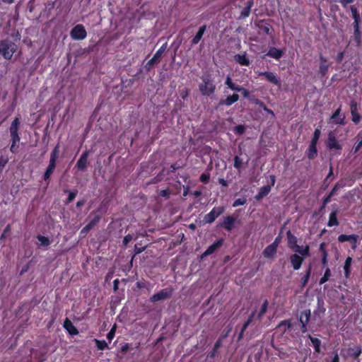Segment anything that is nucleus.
Wrapping results in <instances>:
<instances>
[{"label":"nucleus","instance_id":"8","mask_svg":"<svg viewBox=\"0 0 362 362\" xmlns=\"http://www.w3.org/2000/svg\"><path fill=\"white\" fill-rule=\"evenodd\" d=\"M166 48L167 43L165 42L156 52L153 57L149 61L147 62V63L145 65V69L146 71H150L153 66L160 60V58L161 57L162 54L165 52Z\"/></svg>","mask_w":362,"mask_h":362},{"label":"nucleus","instance_id":"63","mask_svg":"<svg viewBox=\"0 0 362 362\" xmlns=\"http://www.w3.org/2000/svg\"><path fill=\"white\" fill-rule=\"evenodd\" d=\"M360 23H361V19L354 20V23H353L354 31H359L360 30Z\"/></svg>","mask_w":362,"mask_h":362},{"label":"nucleus","instance_id":"23","mask_svg":"<svg viewBox=\"0 0 362 362\" xmlns=\"http://www.w3.org/2000/svg\"><path fill=\"white\" fill-rule=\"evenodd\" d=\"M63 327L71 335H76L78 334L77 328L68 318H66L65 320L64 321Z\"/></svg>","mask_w":362,"mask_h":362},{"label":"nucleus","instance_id":"41","mask_svg":"<svg viewBox=\"0 0 362 362\" xmlns=\"http://www.w3.org/2000/svg\"><path fill=\"white\" fill-rule=\"evenodd\" d=\"M321 135V130L320 128H316L314 131L313 136L312 137V139L310 141L311 144L317 145L319 139Z\"/></svg>","mask_w":362,"mask_h":362},{"label":"nucleus","instance_id":"13","mask_svg":"<svg viewBox=\"0 0 362 362\" xmlns=\"http://www.w3.org/2000/svg\"><path fill=\"white\" fill-rule=\"evenodd\" d=\"M350 110L352 122L356 124H358L361 121V115L358 111L357 103L354 100L350 103Z\"/></svg>","mask_w":362,"mask_h":362},{"label":"nucleus","instance_id":"10","mask_svg":"<svg viewBox=\"0 0 362 362\" xmlns=\"http://www.w3.org/2000/svg\"><path fill=\"white\" fill-rule=\"evenodd\" d=\"M255 25L259 29L262 33L268 35L271 37L273 36L274 29L272 26L268 23L267 20H259L255 22Z\"/></svg>","mask_w":362,"mask_h":362},{"label":"nucleus","instance_id":"7","mask_svg":"<svg viewBox=\"0 0 362 362\" xmlns=\"http://www.w3.org/2000/svg\"><path fill=\"white\" fill-rule=\"evenodd\" d=\"M70 35L75 40H82L86 37L87 32L82 24H78L71 29Z\"/></svg>","mask_w":362,"mask_h":362},{"label":"nucleus","instance_id":"38","mask_svg":"<svg viewBox=\"0 0 362 362\" xmlns=\"http://www.w3.org/2000/svg\"><path fill=\"white\" fill-rule=\"evenodd\" d=\"M222 341L219 339H217V341L215 342L214 347L211 352L209 354V357L214 358L217 354V351L218 349L221 346Z\"/></svg>","mask_w":362,"mask_h":362},{"label":"nucleus","instance_id":"59","mask_svg":"<svg viewBox=\"0 0 362 362\" xmlns=\"http://www.w3.org/2000/svg\"><path fill=\"white\" fill-rule=\"evenodd\" d=\"M361 147H362V137L360 139L359 141H358L356 142V144L354 146V148H353L354 153H357L361 149Z\"/></svg>","mask_w":362,"mask_h":362},{"label":"nucleus","instance_id":"19","mask_svg":"<svg viewBox=\"0 0 362 362\" xmlns=\"http://www.w3.org/2000/svg\"><path fill=\"white\" fill-rule=\"evenodd\" d=\"M284 51V49H277L274 47H272L269 48L266 55L275 59L276 60H279L282 57Z\"/></svg>","mask_w":362,"mask_h":362},{"label":"nucleus","instance_id":"20","mask_svg":"<svg viewBox=\"0 0 362 362\" xmlns=\"http://www.w3.org/2000/svg\"><path fill=\"white\" fill-rule=\"evenodd\" d=\"M206 30V25H203L199 27V30H197L195 35L192 37L191 40V46H194L197 45L202 38L203 37V35Z\"/></svg>","mask_w":362,"mask_h":362},{"label":"nucleus","instance_id":"45","mask_svg":"<svg viewBox=\"0 0 362 362\" xmlns=\"http://www.w3.org/2000/svg\"><path fill=\"white\" fill-rule=\"evenodd\" d=\"M345 186V184L343 182H337L334 186L333 187L331 192L329 193L332 197L334 196L337 194V192L344 187Z\"/></svg>","mask_w":362,"mask_h":362},{"label":"nucleus","instance_id":"58","mask_svg":"<svg viewBox=\"0 0 362 362\" xmlns=\"http://www.w3.org/2000/svg\"><path fill=\"white\" fill-rule=\"evenodd\" d=\"M146 247H139L138 244L134 245V255H139L143 252L146 250Z\"/></svg>","mask_w":362,"mask_h":362},{"label":"nucleus","instance_id":"6","mask_svg":"<svg viewBox=\"0 0 362 362\" xmlns=\"http://www.w3.org/2000/svg\"><path fill=\"white\" fill-rule=\"evenodd\" d=\"M173 288H166L164 289H162L159 292L153 294L150 298V301L152 303H156L160 300H163L165 299L170 298L173 293Z\"/></svg>","mask_w":362,"mask_h":362},{"label":"nucleus","instance_id":"25","mask_svg":"<svg viewBox=\"0 0 362 362\" xmlns=\"http://www.w3.org/2000/svg\"><path fill=\"white\" fill-rule=\"evenodd\" d=\"M339 213L338 209L333 210L329 216V220L327 222V226L333 227L338 226L339 225V220L337 218V214Z\"/></svg>","mask_w":362,"mask_h":362},{"label":"nucleus","instance_id":"39","mask_svg":"<svg viewBox=\"0 0 362 362\" xmlns=\"http://www.w3.org/2000/svg\"><path fill=\"white\" fill-rule=\"evenodd\" d=\"M268 308V301L267 300H265L263 304L262 305V307L260 308V310L259 311L257 318L258 320H261L263 315L267 313Z\"/></svg>","mask_w":362,"mask_h":362},{"label":"nucleus","instance_id":"15","mask_svg":"<svg viewBox=\"0 0 362 362\" xmlns=\"http://www.w3.org/2000/svg\"><path fill=\"white\" fill-rule=\"evenodd\" d=\"M319 59L320 61L319 66V72L321 78L325 77L327 75L329 64H327V59L322 54H320Z\"/></svg>","mask_w":362,"mask_h":362},{"label":"nucleus","instance_id":"51","mask_svg":"<svg viewBox=\"0 0 362 362\" xmlns=\"http://www.w3.org/2000/svg\"><path fill=\"white\" fill-rule=\"evenodd\" d=\"M100 215H95L88 223V225L92 229L94 226H95L100 221Z\"/></svg>","mask_w":362,"mask_h":362},{"label":"nucleus","instance_id":"55","mask_svg":"<svg viewBox=\"0 0 362 362\" xmlns=\"http://www.w3.org/2000/svg\"><path fill=\"white\" fill-rule=\"evenodd\" d=\"M8 161V158H6L3 156L0 157V174L2 173L4 168L5 167Z\"/></svg>","mask_w":362,"mask_h":362},{"label":"nucleus","instance_id":"49","mask_svg":"<svg viewBox=\"0 0 362 362\" xmlns=\"http://www.w3.org/2000/svg\"><path fill=\"white\" fill-rule=\"evenodd\" d=\"M350 10L351 12L352 18L354 20H359L361 19V16L359 12L355 5H351L350 6Z\"/></svg>","mask_w":362,"mask_h":362},{"label":"nucleus","instance_id":"3","mask_svg":"<svg viewBox=\"0 0 362 362\" xmlns=\"http://www.w3.org/2000/svg\"><path fill=\"white\" fill-rule=\"evenodd\" d=\"M59 144H57L54 146V148H53V150L50 154L49 165L43 175V180L45 182H47V185L49 183L50 177L56 168L57 160L59 158Z\"/></svg>","mask_w":362,"mask_h":362},{"label":"nucleus","instance_id":"12","mask_svg":"<svg viewBox=\"0 0 362 362\" xmlns=\"http://www.w3.org/2000/svg\"><path fill=\"white\" fill-rule=\"evenodd\" d=\"M259 76H264L267 81L269 83L276 85L279 86L280 85V80L278 77L277 74L274 72L270 71H260L258 73Z\"/></svg>","mask_w":362,"mask_h":362},{"label":"nucleus","instance_id":"1","mask_svg":"<svg viewBox=\"0 0 362 362\" xmlns=\"http://www.w3.org/2000/svg\"><path fill=\"white\" fill-rule=\"evenodd\" d=\"M20 125V119L16 117L11 122L9 127V133L11 136V145L10 151L13 153H16L18 148V143L21 140V137L18 134V127Z\"/></svg>","mask_w":362,"mask_h":362},{"label":"nucleus","instance_id":"60","mask_svg":"<svg viewBox=\"0 0 362 362\" xmlns=\"http://www.w3.org/2000/svg\"><path fill=\"white\" fill-rule=\"evenodd\" d=\"M133 237L132 235L130 234H128L127 235H125L123 238V241H122V243L124 246H127V244L132 241Z\"/></svg>","mask_w":362,"mask_h":362},{"label":"nucleus","instance_id":"44","mask_svg":"<svg viewBox=\"0 0 362 362\" xmlns=\"http://www.w3.org/2000/svg\"><path fill=\"white\" fill-rule=\"evenodd\" d=\"M243 165V160L239 156H235L234 157V163L233 166L237 170H240Z\"/></svg>","mask_w":362,"mask_h":362},{"label":"nucleus","instance_id":"17","mask_svg":"<svg viewBox=\"0 0 362 362\" xmlns=\"http://www.w3.org/2000/svg\"><path fill=\"white\" fill-rule=\"evenodd\" d=\"M239 100V95L233 93L230 95L227 96L225 99L220 100L218 103L219 106H227L229 107L236 103Z\"/></svg>","mask_w":362,"mask_h":362},{"label":"nucleus","instance_id":"5","mask_svg":"<svg viewBox=\"0 0 362 362\" xmlns=\"http://www.w3.org/2000/svg\"><path fill=\"white\" fill-rule=\"evenodd\" d=\"M225 211L224 206L214 207L209 213L206 214L204 217V222L205 223H212L219 216Z\"/></svg>","mask_w":362,"mask_h":362},{"label":"nucleus","instance_id":"29","mask_svg":"<svg viewBox=\"0 0 362 362\" xmlns=\"http://www.w3.org/2000/svg\"><path fill=\"white\" fill-rule=\"evenodd\" d=\"M308 337L312 343V345L315 350V353L320 354L321 352V340L319 339L318 338L313 337L310 334H308Z\"/></svg>","mask_w":362,"mask_h":362},{"label":"nucleus","instance_id":"35","mask_svg":"<svg viewBox=\"0 0 362 362\" xmlns=\"http://www.w3.org/2000/svg\"><path fill=\"white\" fill-rule=\"evenodd\" d=\"M352 262V258L351 257H348L344 262V271L346 277H349L351 273V264Z\"/></svg>","mask_w":362,"mask_h":362},{"label":"nucleus","instance_id":"36","mask_svg":"<svg viewBox=\"0 0 362 362\" xmlns=\"http://www.w3.org/2000/svg\"><path fill=\"white\" fill-rule=\"evenodd\" d=\"M311 272H312V267H311V264H309V266L305 272V275L301 279L300 282H301V285L303 287L305 286V285L308 284V282L310 279V277Z\"/></svg>","mask_w":362,"mask_h":362},{"label":"nucleus","instance_id":"31","mask_svg":"<svg viewBox=\"0 0 362 362\" xmlns=\"http://www.w3.org/2000/svg\"><path fill=\"white\" fill-rule=\"evenodd\" d=\"M287 240H288V246L292 249L293 250L296 248L297 244V238L293 235L291 230H288L286 233Z\"/></svg>","mask_w":362,"mask_h":362},{"label":"nucleus","instance_id":"32","mask_svg":"<svg viewBox=\"0 0 362 362\" xmlns=\"http://www.w3.org/2000/svg\"><path fill=\"white\" fill-rule=\"evenodd\" d=\"M293 251L301 255V257H303V258L309 257L310 255V246L308 245H306L304 247L296 245V248H295Z\"/></svg>","mask_w":362,"mask_h":362},{"label":"nucleus","instance_id":"21","mask_svg":"<svg viewBox=\"0 0 362 362\" xmlns=\"http://www.w3.org/2000/svg\"><path fill=\"white\" fill-rule=\"evenodd\" d=\"M341 107H339L331 116L332 122L335 124L344 125L345 116L340 117Z\"/></svg>","mask_w":362,"mask_h":362},{"label":"nucleus","instance_id":"24","mask_svg":"<svg viewBox=\"0 0 362 362\" xmlns=\"http://www.w3.org/2000/svg\"><path fill=\"white\" fill-rule=\"evenodd\" d=\"M254 5V0H247L245 8L240 13V16H239V19H243L247 18L251 12V8Z\"/></svg>","mask_w":362,"mask_h":362},{"label":"nucleus","instance_id":"52","mask_svg":"<svg viewBox=\"0 0 362 362\" xmlns=\"http://www.w3.org/2000/svg\"><path fill=\"white\" fill-rule=\"evenodd\" d=\"M232 330V327L231 325H228L226 330H224V332H223V334L219 337V338L218 339L221 340L222 342L223 341L228 337V334H230V332H231Z\"/></svg>","mask_w":362,"mask_h":362},{"label":"nucleus","instance_id":"11","mask_svg":"<svg viewBox=\"0 0 362 362\" xmlns=\"http://www.w3.org/2000/svg\"><path fill=\"white\" fill-rule=\"evenodd\" d=\"M326 146L329 150L336 149L341 151L342 149L341 145L338 142L336 136L332 132H330L328 135Z\"/></svg>","mask_w":362,"mask_h":362},{"label":"nucleus","instance_id":"2","mask_svg":"<svg viewBox=\"0 0 362 362\" xmlns=\"http://www.w3.org/2000/svg\"><path fill=\"white\" fill-rule=\"evenodd\" d=\"M202 83L199 85V90L202 95L209 96L214 93L216 85L211 74H204L202 77Z\"/></svg>","mask_w":362,"mask_h":362},{"label":"nucleus","instance_id":"53","mask_svg":"<svg viewBox=\"0 0 362 362\" xmlns=\"http://www.w3.org/2000/svg\"><path fill=\"white\" fill-rule=\"evenodd\" d=\"M246 202H247V199L245 198H239L234 201V202L233 203V206L237 207L238 206H243V205L245 204Z\"/></svg>","mask_w":362,"mask_h":362},{"label":"nucleus","instance_id":"46","mask_svg":"<svg viewBox=\"0 0 362 362\" xmlns=\"http://www.w3.org/2000/svg\"><path fill=\"white\" fill-rule=\"evenodd\" d=\"M326 246L327 245L325 242H322L320 244L319 251L321 253L322 258H328V252L327 251Z\"/></svg>","mask_w":362,"mask_h":362},{"label":"nucleus","instance_id":"54","mask_svg":"<svg viewBox=\"0 0 362 362\" xmlns=\"http://www.w3.org/2000/svg\"><path fill=\"white\" fill-rule=\"evenodd\" d=\"M210 180V175L209 173H202L199 177V180L202 183L207 184L209 182Z\"/></svg>","mask_w":362,"mask_h":362},{"label":"nucleus","instance_id":"9","mask_svg":"<svg viewBox=\"0 0 362 362\" xmlns=\"http://www.w3.org/2000/svg\"><path fill=\"white\" fill-rule=\"evenodd\" d=\"M337 240L339 243L348 241L350 243L351 248L356 250L358 244L359 236L356 234H341L338 236Z\"/></svg>","mask_w":362,"mask_h":362},{"label":"nucleus","instance_id":"28","mask_svg":"<svg viewBox=\"0 0 362 362\" xmlns=\"http://www.w3.org/2000/svg\"><path fill=\"white\" fill-rule=\"evenodd\" d=\"M277 248L275 247V246H273L272 245H269L265 247V249L263 250V255L266 258H274L275 255L276 254Z\"/></svg>","mask_w":362,"mask_h":362},{"label":"nucleus","instance_id":"40","mask_svg":"<svg viewBox=\"0 0 362 362\" xmlns=\"http://www.w3.org/2000/svg\"><path fill=\"white\" fill-rule=\"evenodd\" d=\"M331 275H332V274H331L330 269L327 267L323 276L320 278V279L319 281V284L320 285H322V284L326 283L329 279Z\"/></svg>","mask_w":362,"mask_h":362},{"label":"nucleus","instance_id":"27","mask_svg":"<svg viewBox=\"0 0 362 362\" xmlns=\"http://www.w3.org/2000/svg\"><path fill=\"white\" fill-rule=\"evenodd\" d=\"M234 59L235 62L241 66H248L250 64V59L247 57L246 53L243 54H235Z\"/></svg>","mask_w":362,"mask_h":362},{"label":"nucleus","instance_id":"30","mask_svg":"<svg viewBox=\"0 0 362 362\" xmlns=\"http://www.w3.org/2000/svg\"><path fill=\"white\" fill-rule=\"evenodd\" d=\"M311 312L309 309L303 310L300 312L298 317L300 323H308L310 319Z\"/></svg>","mask_w":362,"mask_h":362},{"label":"nucleus","instance_id":"62","mask_svg":"<svg viewBox=\"0 0 362 362\" xmlns=\"http://www.w3.org/2000/svg\"><path fill=\"white\" fill-rule=\"evenodd\" d=\"M354 1L355 0H339V2L343 8H346L349 4H352Z\"/></svg>","mask_w":362,"mask_h":362},{"label":"nucleus","instance_id":"16","mask_svg":"<svg viewBox=\"0 0 362 362\" xmlns=\"http://www.w3.org/2000/svg\"><path fill=\"white\" fill-rule=\"evenodd\" d=\"M88 155H89L88 151H85L81 155L79 159L78 160V161L76 164V167L78 168V170L83 171L86 169L87 165H88Z\"/></svg>","mask_w":362,"mask_h":362},{"label":"nucleus","instance_id":"61","mask_svg":"<svg viewBox=\"0 0 362 362\" xmlns=\"http://www.w3.org/2000/svg\"><path fill=\"white\" fill-rule=\"evenodd\" d=\"M115 334V326L113 327L110 331L107 334V338L109 341H111L114 337Z\"/></svg>","mask_w":362,"mask_h":362},{"label":"nucleus","instance_id":"50","mask_svg":"<svg viewBox=\"0 0 362 362\" xmlns=\"http://www.w3.org/2000/svg\"><path fill=\"white\" fill-rule=\"evenodd\" d=\"M98 350L103 351L107 348V343L105 340L95 339Z\"/></svg>","mask_w":362,"mask_h":362},{"label":"nucleus","instance_id":"47","mask_svg":"<svg viewBox=\"0 0 362 362\" xmlns=\"http://www.w3.org/2000/svg\"><path fill=\"white\" fill-rule=\"evenodd\" d=\"M283 326L285 327L284 332H286L287 330L290 329L292 327V325L289 320H284L281 321L279 323L277 327L280 328Z\"/></svg>","mask_w":362,"mask_h":362},{"label":"nucleus","instance_id":"33","mask_svg":"<svg viewBox=\"0 0 362 362\" xmlns=\"http://www.w3.org/2000/svg\"><path fill=\"white\" fill-rule=\"evenodd\" d=\"M307 157L310 160L314 159L317 156V145L310 144L309 147L306 151Z\"/></svg>","mask_w":362,"mask_h":362},{"label":"nucleus","instance_id":"48","mask_svg":"<svg viewBox=\"0 0 362 362\" xmlns=\"http://www.w3.org/2000/svg\"><path fill=\"white\" fill-rule=\"evenodd\" d=\"M354 40L357 47H360L361 45V32L359 31H354Z\"/></svg>","mask_w":362,"mask_h":362},{"label":"nucleus","instance_id":"4","mask_svg":"<svg viewBox=\"0 0 362 362\" xmlns=\"http://www.w3.org/2000/svg\"><path fill=\"white\" fill-rule=\"evenodd\" d=\"M17 50L16 45L9 40H0V54L6 60L11 59Z\"/></svg>","mask_w":362,"mask_h":362},{"label":"nucleus","instance_id":"14","mask_svg":"<svg viewBox=\"0 0 362 362\" xmlns=\"http://www.w3.org/2000/svg\"><path fill=\"white\" fill-rule=\"evenodd\" d=\"M235 218L232 216H226L223 218L220 226L228 231H231L235 226Z\"/></svg>","mask_w":362,"mask_h":362},{"label":"nucleus","instance_id":"18","mask_svg":"<svg viewBox=\"0 0 362 362\" xmlns=\"http://www.w3.org/2000/svg\"><path fill=\"white\" fill-rule=\"evenodd\" d=\"M303 261L304 258L297 254L291 255L290 257L291 266L295 270H298L300 268Z\"/></svg>","mask_w":362,"mask_h":362},{"label":"nucleus","instance_id":"26","mask_svg":"<svg viewBox=\"0 0 362 362\" xmlns=\"http://www.w3.org/2000/svg\"><path fill=\"white\" fill-rule=\"evenodd\" d=\"M271 191V186L267 185L262 187L258 193L255 195V199L257 201H259L263 199L264 197L269 194Z\"/></svg>","mask_w":362,"mask_h":362},{"label":"nucleus","instance_id":"57","mask_svg":"<svg viewBox=\"0 0 362 362\" xmlns=\"http://www.w3.org/2000/svg\"><path fill=\"white\" fill-rule=\"evenodd\" d=\"M159 196L165 198H169L170 195V191L168 189H162L159 192Z\"/></svg>","mask_w":362,"mask_h":362},{"label":"nucleus","instance_id":"37","mask_svg":"<svg viewBox=\"0 0 362 362\" xmlns=\"http://www.w3.org/2000/svg\"><path fill=\"white\" fill-rule=\"evenodd\" d=\"M255 103L256 105H259V107H262L265 112H267V113L271 115L272 117L275 116L274 112H273V110H272L271 109L268 108L264 102L261 101L259 99H256V100L255 101Z\"/></svg>","mask_w":362,"mask_h":362},{"label":"nucleus","instance_id":"22","mask_svg":"<svg viewBox=\"0 0 362 362\" xmlns=\"http://www.w3.org/2000/svg\"><path fill=\"white\" fill-rule=\"evenodd\" d=\"M223 239H220L216 242L214 243L211 245L208 248L205 250V252L202 254V257H207L211 254H213L218 248L221 247L223 245Z\"/></svg>","mask_w":362,"mask_h":362},{"label":"nucleus","instance_id":"34","mask_svg":"<svg viewBox=\"0 0 362 362\" xmlns=\"http://www.w3.org/2000/svg\"><path fill=\"white\" fill-rule=\"evenodd\" d=\"M348 353L349 356L353 357L354 359H356L361 354V349L359 346L350 347L348 349Z\"/></svg>","mask_w":362,"mask_h":362},{"label":"nucleus","instance_id":"43","mask_svg":"<svg viewBox=\"0 0 362 362\" xmlns=\"http://www.w3.org/2000/svg\"><path fill=\"white\" fill-rule=\"evenodd\" d=\"M64 192H69L68 197L66 198V199L65 201V204H68L71 203V202H73V200L76 197V194H77V192H78V191L76 189H75L74 191L65 190Z\"/></svg>","mask_w":362,"mask_h":362},{"label":"nucleus","instance_id":"56","mask_svg":"<svg viewBox=\"0 0 362 362\" xmlns=\"http://www.w3.org/2000/svg\"><path fill=\"white\" fill-rule=\"evenodd\" d=\"M245 131V128L243 125L239 124L235 127L234 132L238 134H243Z\"/></svg>","mask_w":362,"mask_h":362},{"label":"nucleus","instance_id":"64","mask_svg":"<svg viewBox=\"0 0 362 362\" xmlns=\"http://www.w3.org/2000/svg\"><path fill=\"white\" fill-rule=\"evenodd\" d=\"M10 230H11V226L8 224L5 227L3 233L1 234V235L0 237V240H3L4 238H5L7 233H8L10 231Z\"/></svg>","mask_w":362,"mask_h":362},{"label":"nucleus","instance_id":"42","mask_svg":"<svg viewBox=\"0 0 362 362\" xmlns=\"http://www.w3.org/2000/svg\"><path fill=\"white\" fill-rule=\"evenodd\" d=\"M37 239L40 243V245L43 247H47L50 245L51 242L47 237H45L42 235H38L37 236Z\"/></svg>","mask_w":362,"mask_h":362}]
</instances>
